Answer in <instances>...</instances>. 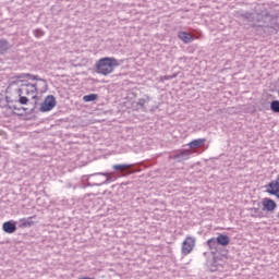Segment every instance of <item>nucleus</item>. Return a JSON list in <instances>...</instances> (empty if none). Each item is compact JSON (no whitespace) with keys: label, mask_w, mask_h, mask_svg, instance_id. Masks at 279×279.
Wrapping results in <instances>:
<instances>
[{"label":"nucleus","mask_w":279,"mask_h":279,"mask_svg":"<svg viewBox=\"0 0 279 279\" xmlns=\"http://www.w3.org/2000/svg\"><path fill=\"white\" fill-rule=\"evenodd\" d=\"M11 47L12 46L10 45V41L4 38H0V56H3V53H8Z\"/></svg>","instance_id":"14"},{"label":"nucleus","mask_w":279,"mask_h":279,"mask_svg":"<svg viewBox=\"0 0 279 279\" xmlns=\"http://www.w3.org/2000/svg\"><path fill=\"white\" fill-rule=\"evenodd\" d=\"M279 192V181H271L268 184V190L267 193H269V195H276Z\"/></svg>","instance_id":"13"},{"label":"nucleus","mask_w":279,"mask_h":279,"mask_svg":"<svg viewBox=\"0 0 279 279\" xmlns=\"http://www.w3.org/2000/svg\"><path fill=\"white\" fill-rule=\"evenodd\" d=\"M195 238L193 236H186L185 240L182 243V247H181V254L183 256H189V254H191V252H193V250L195 248Z\"/></svg>","instance_id":"4"},{"label":"nucleus","mask_w":279,"mask_h":279,"mask_svg":"<svg viewBox=\"0 0 279 279\" xmlns=\"http://www.w3.org/2000/svg\"><path fill=\"white\" fill-rule=\"evenodd\" d=\"M93 175H101L102 178H105V180L100 183H93V186H102V184H110V182H114V180H117V177H114V174L112 173H94L90 177Z\"/></svg>","instance_id":"7"},{"label":"nucleus","mask_w":279,"mask_h":279,"mask_svg":"<svg viewBox=\"0 0 279 279\" xmlns=\"http://www.w3.org/2000/svg\"><path fill=\"white\" fill-rule=\"evenodd\" d=\"M14 86H20L16 89L17 95H25L26 97H31L32 99H36L38 97V85L32 83H24L23 80L11 81L7 90L10 92Z\"/></svg>","instance_id":"2"},{"label":"nucleus","mask_w":279,"mask_h":279,"mask_svg":"<svg viewBox=\"0 0 279 279\" xmlns=\"http://www.w3.org/2000/svg\"><path fill=\"white\" fill-rule=\"evenodd\" d=\"M24 77H28L29 80L37 81V82H45V80L38 77V75H34V74H29V73L20 74L17 76H15L16 80H23Z\"/></svg>","instance_id":"17"},{"label":"nucleus","mask_w":279,"mask_h":279,"mask_svg":"<svg viewBox=\"0 0 279 279\" xmlns=\"http://www.w3.org/2000/svg\"><path fill=\"white\" fill-rule=\"evenodd\" d=\"M19 95V104H21L22 106H27V102L29 101V98H27L28 96H26L25 94H17Z\"/></svg>","instance_id":"21"},{"label":"nucleus","mask_w":279,"mask_h":279,"mask_svg":"<svg viewBox=\"0 0 279 279\" xmlns=\"http://www.w3.org/2000/svg\"><path fill=\"white\" fill-rule=\"evenodd\" d=\"M270 110L279 114V100H272L270 102Z\"/></svg>","instance_id":"22"},{"label":"nucleus","mask_w":279,"mask_h":279,"mask_svg":"<svg viewBox=\"0 0 279 279\" xmlns=\"http://www.w3.org/2000/svg\"><path fill=\"white\" fill-rule=\"evenodd\" d=\"M3 232H7V234H14L16 232V225L12 221H7L2 225Z\"/></svg>","instance_id":"10"},{"label":"nucleus","mask_w":279,"mask_h":279,"mask_svg":"<svg viewBox=\"0 0 279 279\" xmlns=\"http://www.w3.org/2000/svg\"><path fill=\"white\" fill-rule=\"evenodd\" d=\"M178 38H180L185 45H189V43H193V35H191V33L179 32Z\"/></svg>","instance_id":"11"},{"label":"nucleus","mask_w":279,"mask_h":279,"mask_svg":"<svg viewBox=\"0 0 279 279\" xmlns=\"http://www.w3.org/2000/svg\"><path fill=\"white\" fill-rule=\"evenodd\" d=\"M262 204L264 206L263 210H267L268 213H274L278 208V204L271 198H264Z\"/></svg>","instance_id":"8"},{"label":"nucleus","mask_w":279,"mask_h":279,"mask_svg":"<svg viewBox=\"0 0 279 279\" xmlns=\"http://www.w3.org/2000/svg\"><path fill=\"white\" fill-rule=\"evenodd\" d=\"M191 151L190 149H179L175 150L171 156V160H177V162H183V160H189L191 158Z\"/></svg>","instance_id":"5"},{"label":"nucleus","mask_w":279,"mask_h":279,"mask_svg":"<svg viewBox=\"0 0 279 279\" xmlns=\"http://www.w3.org/2000/svg\"><path fill=\"white\" fill-rule=\"evenodd\" d=\"M117 66L119 61L116 58L105 57L96 62V71L100 75H110Z\"/></svg>","instance_id":"3"},{"label":"nucleus","mask_w":279,"mask_h":279,"mask_svg":"<svg viewBox=\"0 0 279 279\" xmlns=\"http://www.w3.org/2000/svg\"><path fill=\"white\" fill-rule=\"evenodd\" d=\"M21 221H22L23 228H27V226H32V222L27 221L25 218H23Z\"/></svg>","instance_id":"24"},{"label":"nucleus","mask_w":279,"mask_h":279,"mask_svg":"<svg viewBox=\"0 0 279 279\" xmlns=\"http://www.w3.org/2000/svg\"><path fill=\"white\" fill-rule=\"evenodd\" d=\"M95 178L94 179V182L95 184H101V182H104V179L99 178V175H93V174H89L88 178Z\"/></svg>","instance_id":"23"},{"label":"nucleus","mask_w":279,"mask_h":279,"mask_svg":"<svg viewBox=\"0 0 279 279\" xmlns=\"http://www.w3.org/2000/svg\"><path fill=\"white\" fill-rule=\"evenodd\" d=\"M204 143H206V138H197V140H193L187 145H189L190 149H197V148L202 147L204 145Z\"/></svg>","instance_id":"15"},{"label":"nucleus","mask_w":279,"mask_h":279,"mask_svg":"<svg viewBox=\"0 0 279 279\" xmlns=\"http://www.w3.org/2000/svg\"><path fill=\"white\" fill-rule=\"evenodd\" d=\"M253 213L251 217H254L255 219H263L264 217H267V215L263 214L259 208H253Z\"/></svg>","instance_id":"18"},{"label":"nucleus","mask_w":279,"mask_h":279,"mask_svg":"<svg viewBox=\"0 0 279 279\" xmlns=\"http://www.w3.org/2000/svg\"><path fill=\"white\" fill-rule=\"evenodd\" d=\"M98 97L99 96L97 94L85 95L83 97V101H85V102L96 101V99H98Z\"/></svg>","instance_id":"19"},{"label":"nucleus","mask_w":279,"mask_h":279,"mask_svg":"<svg viewBox=\"0 0 279 279\" xmlns=\"http://www.w3.org/2000/svg\"><path fill=\"white\" fill-rule=\"evenodd\" d=\"M113 171H120V173H130V165L121 163V165H113Z\"/></svg>","instance_id":"16"},{"label":"nucleus","mask_w":279,"mask_h":279,"mask_svg":"<svg viewBox=\"0 0 279 279\" xmlns=\"http://www.w3.org/2000/svg\"><path fill=\"white\" fill-rule=\"evenodd\" d=\"M35 36L37 37V38H40V36H45V33L43 32V31H35Z\"/></svg>","instance_id":"25"},{"label":"nucleus","mask_w":279,"mask_h":279,"mask_svg":"<svg viewBox=\"0 0 279 279\" xmlns=\"http://www.w3.org/2000/svg\"><path fill=\"white\" fill-rule=\"evenodd\" d=\"M240 19H244V21H247L254 27H265L269 34L279 32L278 16L269 14V11L264 4H258L255 8V13H240Z\"/></svg>","instance_id":"1"},{"label":"nucleus","mask_w":279,"mask_h":279,"mask_svg":"<svg viewBox=\"0 0 279 279\" xmlns=\"http://www.w3.org/2000/svg\"><path fill=\"white\" fill-rule=\"evenodd\" d=\"M216 241L218 243V245H221L222 247H226L227 245H230V236L226 235V234H218V236L216 238Z\"/></svg>","instance_id":"12"},{"label":"nucleus","mask_w":279,"mask_h":279,"mask_svg":"<svg viewBox=\"0 0 279 279\" xmlns=\"http://www.w3.org/2000/svg\"><path fill=\"white\" fill-rule=\"evenodd\" d=\"M56 97L53 95H49L45 98L39 110L40 112H49L56 108Z\"/></svg>","instance_id":"6"},{"label":"nucleus","mask_w":279,"mask_h":279,"mask_svg":"<svg viewBox=\"0 0 279 279\" xmlns=\"http://www.w3.org/2000/svg\"><path fill=\"white\" fill-rule=\"evenodd\" d=\"M150 100H151V98H149V96H145L144 98H140L137 100V106H140L141 108H145V104H149Z\"/></svg>","instance_id":"20"},{"label":"nucleus","mask_w":279,"mask_h":279,"mask_svg":"<svg viewBox=\"0 0 279 279\" xmlns=\"http://www.w3.org/2000/svg\"><path fill=\"white\" fill-rule=\"evenodd\" d=\"M206 245L210 250L211 254H217V252H219V243L217 242V238L207 240Z\"/></svg>","instance_id":"9"},{"label":"nucleus","mask_w":279,"mask_h":279,"mask_svg":"<svg viewBox=\"0 0 279 279\" xmlns=\"http://www.w3.org/2000/svg\"><path fill=\"white\" fill-rule=\"evenodd\" d=\"M174 77H178V75L173 74V75H166L163 76V80H173Z\"/></svg>","instance_id":"26"}]
</instances>
